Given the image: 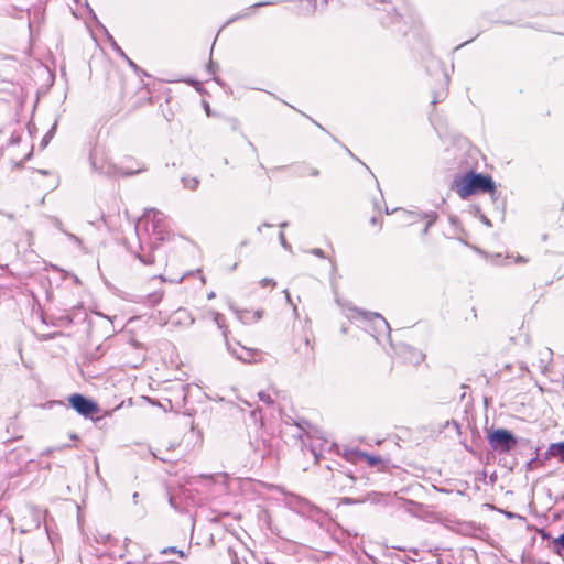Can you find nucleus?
I'll list each match as a JSON object with an SVG mask.
<instances>
[{"mask_svg":"<svg viewBox=\"0 0 564 564\" xmlns=\"http://www.w3.org/2000/svg\"><path fill=\"white\" fill-rule=\"evenodd\" d=\"M313 339L314 335L307 321H305L300 332L295 327L293 328L291 345L294 352V362L301 369L306 370L315 365L316 351Z\"/></svg>","mask_w":564,"mask_h":564,"instance_id":"nucleus-1","label":"nucleus"},{"mask_svg":"<svg viewBox=\"0 0 564 564\" xmlns=\"http://www.w3.org/2000/svg\"><path fill=\"white\" fill-rule=\"evenodd\" d=\"M91 169L100 175L108 177H126L143 172L145 169L138 166H119L112 162L105 150L94 149L90 153Z\"/></svg>","mask_w":564,"mask_h":564,"instance_id":"nucleus-2","label":"nucleus"},{"mask_svg":"<svg viewBox=\"0 0 564 564\" xmlns=\"http://www.w3.org/2000/svg\"><path fill=\"white\" fill-rule=\"evenodd\" d=\"M453 187L463 199L477 193H494L496 189L495 183L490 176L474 172L456 176L453 182Z\"/></svg>","mask_w":564,"mask_h":564,"instance_id":"nucleus-3","label":"nucleus"},{"mask_svg":"<svg viewBox=\"0 0 564 564\" xmlns=\"http://www.w3.org/2000/svg\"><path fill=\"white\" fill-rule=\"evenodd\" d=\"M142 221L145 230L152 235L155 240L164 241L170 236L166 216L158 209H147L143 214Z\"/></svg>","mask_w":564,"mask_h":564,"instance_id":"nucleus-4","label":"nucleus"},{"mask_svg":"<svg viewBox=\"0 0 564 564\" xmlns=\"http://www.w3.org/2000/svg\"><path fill=\"white\" fill-rule=\"evenodd\" d=\"M356 314L360 317L362 327L369 332L377 341H380L381 336H387L390 338V326L379 313L357 310Z\"/></svg>","mask_w":564,"mask_h":564,"instance_id":"nucleus-5","label":"nucleus"},{"mask_svg":"<svg viewBox=\"0 0 564 564\" xmlns=\"http://www.w3.org/2000/svg\"><path fill=\"white\" fill-rule=\"evenodd\" d=\"M518 441L516 436L508 430L497 429L488 435V444L494 451L500 453L510 452Z\"/></svg>","mask_w":564,"mask_h":564,"instance_id":"nucleus-6","label":"nucleus"},{"mask_svg":"<svg viewBox=\"0 0 564 564\" xmlns=\"http://www.w3.org/2000/svg\"><path fill=\"white\" fill-rule=\"evenodd\" d=\"M227 350L238 360L242 362H260L263 360L262 351L253 348H247L239 343L231 344L226 341Z\"/></svg>","mask_w":564,"mask_h":564,"instance_id":"nucleus-7","label":"nucleus"},{"mask_svg":"<svg viewBox=\"0 0 564 564\" xmlns=\"http://www.w3.org/2000/svg\"><path fill=\"white\" fill-rule=\"evenodd\" d=\"M68 401L70 405L76 410V412L84 417H91L99 412L98 404L82 394H72Z\"/></svg>","mask_w":564,"mask_h":564,"instance_id":"nucleus-8","label":"nucleus"},{"mask_svg":"<svg viewBox=\"0 0 564 564\" xmlns=\"http://www.w3.org/2000/svg\"><path fill=\"white\" fill-rule=\"evenodd\" d=\"M236 314L237 318L243 324H252L261 319L262 311H249L230 307Z\"/></svg>","mask_w":564,"mask_h":564,"instance_id":"nucleus-9","label":"nucleus"},{"mask_svg":"<svg viewBox=\"0 0 564 564\" xmlns=\"http://www.w3.org/2000/svg\"><path fill=\"white\" fill-rule=\"evenodd\" d=\"M383 499H384V496L381 495V494H371V495H368L367 498H365V499H352V498L345 497V498L340 499V501L338 502V506H340V505L364 503L366 501H371L373 503H379Z\"/></svg>","mask_w":564,"mask_h":564,"instance_id":"nucleus-10","label":"nucleus"},{"mask_svg":"<svg viewBox=\"0 0 564 564\" xmlns=\"http://www.w3.org/2000/svg\"><path fill=\"white\" fill-rule=\"evenodd\" d=\"M163 296L164 292L162 290H156L145 296H142L138 302L149 307H154L162 301Z\"/></svg>","mask_w":564,"mask_h":564,"instance_id":"nucleus-11","label":"nucleus"},{"mask_svg":"<svg viewBox=\"0 0 564 564\" xmlns=\"http://www.w3.org/2000/svg\"><path fill=\"white\" fill-rule=\"evenodd\" d=\"M330 447H332V444L326 440L314 438V440H312V443H311V451H312V454L314 455L316 462H318L319 457L322 456V452L325 448L329 449Z\"/></svg>","mask_w":564,"mask_h":564,"instance_id":"nucleus-12","label":"nucleus"},{"mask_svg":"<svg viewBox=\"0 0 564 564\" xmlns=\"http://www.w3.org/2000/svg\"><path fill=\"white\" fill-rule=\"evenodd\" d=\"M402 354L404 356V359L411 364L417 365L422 362L424 359V355L421 351L409 346L403 347Z\"/></svg>","mask_w":564,"mask_h":564,"instance_id":"nucleus-13","label":"nucleus"},{"mask_svg":"<svg viewBox=\"0 0 564 564\" xmlns=\"http://www.w3.org/2000/svg\"><path fill=\"white\" fill-rule=\"evenodd\" d=\"M546 457H553L564 463V442L552 443L546 451Z\"/></svg>","mask_w":564,"mask_h":564,"instance_id":"nucleus-14","label":"nucleus"},{"mask_svg":"<svg viewBox=\"0 0 564 564\" xmlns=\"http://www.w3.org/2000/svg\"><path fill=\"white\" fill-rule=\"evenodd\" d=\"M539 354H540V359H539L538 369L542 373H546V371L549 370L551 360H552V350L549 348H544Z\"/></svg>","mask_w":564,"mask_h":564,"instance_id":"nucleus-15","label":"nucleus"},{"mask_svg":"<svg viewBox=\"0 0 564 564\" xmlns=\"http://www.w3.org/2000/svg\"><path fill=\"white\" fill-rule=\"evenodd\" d=\"M446 527L448 529H451L452 531H455L457 533H462V534H469L471 532V524L468 523V522H454V521H451L448 524H446Z\"/></svg>","mask_w":564,"mask_h":564,"instance_id":"nucleus-16","label":"nucleus"},{"mask_svg":"<svg viewBox=\"0 0 564 564\" xmlns=\"http://www.w3.org/2000/svg\"><path fill=\"white\" fill-rule=\"evenodd\" d=\"M141 252H135V257L144 264L152 265L155 262V256L152 252L144 253L143 246H140Z\"/></svg>","mask_w":564,"mask_h":564,"instance_id":"nucleus-17","label":"nucleus"},{"mask_svg":"<svg viewBox=\"0 0 564 564\" xmlns=\"http://www.w3.org/2000/svg\"><path fill=\"white\" fill-rule=\"evenodd\" d=\"M212 315H213V319H214L215 324L217 325V327L219 329L223 330V335L227 339V327L225 324V322H226L225 316L218 312H213Z\"/></svg>","mask_w":564,"mask_h":564,"instance_id":"nucleus-18","label":"nucleus"},{"mask_svg":"<svg viewBox=\"0 0 564 564\" xmlns=\"http://www.w3.org/2000/svg\"><path fill=\"white\" fill-rule=\"evenodd\" d=\"M364 454L365 452L358 449H349L345 452L344 456L348 462L357 463L362 460Z\"/></svg>","mask_w":564,"mask_h":564,"instance_id":"nucleus-19","label":"nucleus"},{"mask_svg":"<svg viewBox=\"0 0 564 564\" xmlns=\"http://www.w3.org/2000/svg\"><path fill=\"white\" fill-rule=\"evenodd\" d=\"M552 550L558 555L562 554L564 551V532L552 540Z\"/></svg>","mask_w":564,"mask_h":564,"instance_id":"nucleus-20","label":"nucleus"},{"mask_svg":"<svg viewBox=\"0 0 564 564\" xmlns=\"http://www.w3.org/2000/svg\"><path fill=\"white\" fill-rule=\"evenodd\" d=\"M182 183L185 188L195 191L199 185V180L194 176H184L182 177Z\"/></svg>","mask_w":564,"mask_h":564,"instance_id":"nucleus-21","label":"nucleus"},{"mask_svg":"<svg viewBox=\"0 0 564 564\" xmlns=\"http://www.w3.org/2000/svg\"><path fill=\"white\" fill-rule=\"evenodd\" d=\"M437 218H438V215L434 210H430L427 213H422V215H421V219L426 220L427 227H431L437 220Z\"/></svg>","mask_w":564,"mask_h":564,"instance_id":"nucleus-22","label":"nucleus"},{"mask_svg":"<svg viewBox=\"0 0 564 564\" xmlns=\"http://www.w3.org/2000/svg\"><path fill=\"white\" fill-rule=\"evenodd\" d=\"M108 40L113 48V51L119 55L121 56L122 58L124 59H128V56L126 55V53L122 51V48L117 44V42L115 41V39L108 34Z\"/></svg>","mask_w":564,"mask_h":564,"instance_id":"nucleus-23","label":"nucleus"},{"mask_svg":"<svg viewBox=\"0 0 564 564\" xmlns=\"http://www.w3.org/2000/svg\"><path fill=\"white\" fill-rule=\"evenodd\" d=\"M362 460H366L369 466L373 467L381 463V458L379 456H372L368 453L364 454Z\"/></svg>","mask_w":564,"mask_h":564,"instance_id":"nucleus-24","label":"nucleus"},{"mask_svg":"<svg viewBox=\"0 0 564 564\" xmlns=\"http://www.w3.org/2000/svg\"><path fill=\"white\" fill-rule=\"evenodd\" d=\"M258 397H259V399H260L263 403H265V404H268V405H270V404H272V403H273V400H272L271 395H270L269 393L264 392V391H260V392L258 393Z\"/></svg>","mask_w":564,"mask_h":564,"instance_id":"nucleus-25","label":"nucleus"},{"mask_svg":"<svg viewBox=\"0 0 564 564\" xmlns=\"http://www.w3.org/2000/svg\"><path fill=\"white\" fill-rule=\"evenodd\" d=\"M404 214L406 215L408 220L410 223H415V221L420 220L421 215H422V213H416V212H405Z\"/></svg>","mask_w":564,"mask_h":564,"instance_id":"nucleus-26","label":"nucleus"},{"mask_svg":"<svg viewBox=\"0 0 564 564\" xmlns=\"http://www.w3.org/2000/svg\"><path fill=\"white\" fill-rule=\"evenodd\" d=\"M162 553L163 554L177 553L181 557L185 556L184 552L181 551V550H177L175 546L165 547V549L162 550Z\"/></svg>","mask_w":564,"mask_h":564,"instance_id":"nucleus-27","label":"nucleus"},{"mask_svg":"<svg viewBox=\"0 0 564 564\" xmlns=\"http://www.w3.org/2000/svg\"><path fill=\"white\" fill-rule=\"evenodd\" d=\"M64 234L66 235V237L73 241L74 243H76L77 246H82V240L80 238H78L77 236H75L74 234H70V232H67V231H64Z\"/></svg>","mask_w":564,"mask_h":564,"instance_id":"nucleus-28","label":"nucleus"},{"mask_svg":"<svg viewBox=\"0 0 564 564\" xmlns=\"http://www.w3.org/2000/svg\"><path fill=\"white\" fill-rule=\"evenodd\" d=\"M57 122L53 124V127L50 129V131L45 134L43 138V142L46 144L48 140L53 137L55 129H56Z\"/></svg>","mask_w":564,"mask_h":564,"instance_id":"nucleus-29","label":"nucleus"},{"mask_svg":"<svg viewBox=\"0 0 564 564\" xmlns=\"http://www.w3.org/2000/svg\"><path fill=\"white\" fill-rule=\"evenodd\" d=\"M57 122L53 124V127L50 129V131L45 134L43 138V142L46 144L48 140L53 137L55 129H56Z\"/></svg>","mask_w":564,"mask_h":564,"instance_id":"nucleus-30","label":"nucleus"},{"mask_svg":"<svg viewBox=\"0 0 564 564\" xmlns=\"http://www.w3.org/2000/svg\"><path fill=\"white\" fill-rule=\"evenodd\" d=\"M284 293H285V296H286V301H288V302L293 306V313H294L295 317L297 318V316H299V311H297L296 305H294V304L292 303L289 291H288V290H284Z\"/></svg>","mask_w":564,"mask_h":564,"instance_id":"nucleus-31","label":"nucleus"},{"mask_svg":"<svg viewBox=\"0 0 564 564\" xmlns=\"http://www.w3.org/2000/svg\"><path fill=\"white\" fill-rule=\"evenodd\" d=\"M276 3H278V1L258 2V3H254L251 8H260V7L271 6V4H276Z\"/></svg>","mask_w":564,"mask_h":564,"instance_id":"nucleus-32","label":"nucleus"},{"mask_svg":"<svg viewBox=\"0 0 564 564\" xmlns=\"http://www.w3.org/2000/svg\"><path fill=\"white\" fill-rule=\"evenodd\" d=\"M280 242L284 249H290V245L285 240V236L283 232H280L279 235Z\"/></svg>","mask_w":564,"mask_h":564,"instance_id":"nucleus-33","label":"nucleus"},{"mask_svg":"<svg viewBox=\"0 0 564 564\" xmlns=\"http://www.w3.org/2000/svg\"><path fill=\"white\" fill-rule=\"evenodd\" d=\"M311 253L318 257V258H325L324 251L321 248H314L311 250Z\"/></svg>","mask_w":564,"mask_h":564,"instance_id":"nucleus-34","label":"nucleus"},{"mask_svg":"<svg viewBox=\"0 0 564 564\" xmlns=\"http://www.w3.org/2000/svg\"><path fill=\"white\" fill-rule=\"evenodd\" d=\"M260 283L262 286H269V285L274 286L275 285V282L272 279H268V278L262 279Z\"/></svg>","mask_w":564,"mask_h":564,"instance_id":"nucleus-35","label":"nucleus"},{"mask_svg":"<svg viewBox=\"0 0 564 564\" xmlns=\"http://www.w3.org/2000/svg\"><path fill=\"white\" fill-rule=\"evenodd\" d=\"M310 175L316 177V176L319 175V171L317 169H315V167H312L310 170Z\"/></svg>","mask_w":564,"mask_h":564,"instance_id":"nucleus-36","label":"nucleus"},{"mask_svg":"<svg viewBox=\"0 0 564 564\" xmlns=\"http://www.w3.org/2000/svg\"><path fill=\"white\" fill-rule=\"evenodd\" d=\"M514 261L517 263H527L528 262V260L522 256H518Z\"/></svg>","mask_w":564,"mask_h":564,"instance_id":"nucleus-37","label":"nucleus"},{"mask_svg":"<svg viewBox=\"0 0 564 564\" xmlns=\"http://www.w3.org/2000/svg\"><path fill=\"white\" fill-rule=\"evenodd\" d=\"M294 500L296 501V503L301 508H302V506L306 505V502L304 500H302L301 498H299V497H295Z\"/></svg>","mask_w":564,"mask_h":564,"instance_id":"nucleus-38","label":"nucleus"},{"mask_svg":"<svg viewBox=\"0 0 564 564\" xmlns=\"http://www.w3.org/2000/svg\"><path fill=\"white\" fill-rule=\"evenodd\" d=\"M126 61L128 62V64H129V66H130L131 68H133V69H137V68H138L137 64H135L133 61H131L129 57H128V59H126Z\"/></svg>","mask_w":564,"mask_h":564,"instance_id":"nucleus-39","label":"nucleus"},{"mask_svg":"<svg viewBox=\"0 0 564 564\" xmlns=\"http://www.w3.org/2000/svg\"><path fill=\"white\" fill-rule=\"evenodd\" d=\"M207 70H208L210 74H214V73H215L213 62H210V63H209V65L207 66Z\"/></svg>","mask_w":564,"mask_h":564,"instance_id":"nucleus-40","label":"nucleus"},{"mask_svg":"<svg viewBox=\"0 0 564 564\" xmlns=\"http://www.w3.org/2000/svg\"><path fill=\"white\" fill-rule=\"evenodd\" d=\"M536 458H532L529 463H528V469H531L533 464L535 463Z\"/></svg>","mask_w":564,"mask_h":564,"instance_id":"nucleus-41","label":"nucleus"},{"mask_svg":"<svg viewBox=\"0 0 564 564\" xmlns=\"http://www.w3.org/2000/svg\"><path fill=\"white\" fill-rule=\"evenodd\" d=\"M370 223H371L372 225H378V224H379V220H378V218H377V217H375V216H373V217L370 219Z\"/></svg>","mask_w":564,"mask_h":564,"instance_id":"nucleus-42","label":"nucleus"},{"mask_svg":"<svg viewBox=\"0 0 564 564\" xmlns=\"http://www.w3.org/2000/svg\"><path fill=\"white\" fill-rule=\"evenodd\" d=\"M429 229H430V227H427V225H425L424 229L422 230V236H426L429 232Z\"/></svg>","mask_w":564,"mask_h":564,"instance_id":"nucleus-43","label":"nucleus"},{"mask_svg":"<svg viewBox=\"0 0 564 564\" xmlns=\"http://www.w3.org/2000/svg\"><path fill=\"white\" fill-rule=\"evenodd\" d=\"M261 226H262V229H265V227H271L272 225L269 223H263Z\"/></svg>","mask_w":564,"mask_h":564,"instance_id":"nucleus-44","label":"nucleus"},{"mask_svg":"<svg viewBox=\"0 0 564 564\" xmlns=\"http://www.w3.org/2000/svg\"><path fill=\"white\" fill-rule=\"evenodd\" d=\"M247 15H248V13H243V14L238 15L237 19L245 18ZM235 20H236V18H235ZM231 21H234V19Z\"/></svg>","mask_w":564,"mask_h":564,"instance_id":"nucleus-45","label":"nucleus"},{"mask_svg":"<svg viewBox=\"0 0 564 564\" xmlns=\"http://www.w3.org/2000/svg\"><path fill=\"white\" fill-rule=\"evenodd\" d=\"M138 496H139L138 492H134L133 497H132L135 503H137Z\"/></svg>","mask_w":564,"mask_h":564,"instance_id":"nucleus-46","label":"nucleus"},{"mask_svg":"<svg viewBox=\"0 0 564 564\" xmlns=\"http://www.w3.org/2000/svg\"><path fill=\"white\" fill-rule=\"evenodd\" d=\"M205 110H206L207 115H209V111H210V110H209V106H208V104H206V105H205Z\"/></svg>","mask_w":564,"mask_h":564,"instance_id":"nucleus-47","label":"nucleus"},{"mask_svg":"<svg viewBox=\"0 0 564 564\" xmlns=\"http://www.w3.org/2000/svg\"><path fill=\"white\" fill-rule=\"evenodd\" d=\"M214 296H215V293H214V292H210V293L208 294V299H213Z\"/></svg>","mask_w":564,"mask_h":564,"instance_id":"nucleus-48","label":"nucleus"},{"mask_svg":"<svg viewBox=\"0 0 564 564\" xmlns=\"http://www.w3.org/2000/svg\"><path fill=\"white\" fill-rule=\"evenodd\" d=\"M46 531H47V534H48V540H51V542L53 543V538L51 536V534L48 533V529L46 528Z\"/></svg>","mask_w":564,"mask_h":564,"instance_id":"nucleus-49","label":"nucleus"},{"mask_svg":"<svg viewBox=\"0 0 564 564\" xmlns=\"http://www.w3.org/2000/svg\"><path fill=\"white\" fill-rule=\"evenodd\" d=\"M188 83H189V84H192V85L198 84V83H197V82H195V80H188Z\"/></svg>","mask_w":564,"mask_h":564,"instance_id":"nucleus-50","label":"nucleus"},{"mask_svg":"<svg viewBox=\"0 0 564 564\" xmlns=\"http://www.w3.org/2000/svg\"><path fill=\"white\" fill-rule=\"evenodd\" d=\"M257 230H258V232H262V226H259V227L257 228Z\"/></svg>","mask_w":564,"mask_h":564,"instance_id":"nucleus-51","label":"nucleus"},{"mask_svg":"<svg viewBox=\"0 0 564 564\" xmlns=\"http://www.w3.org/2000/svg\"><path fill=\"white\" fill-rule=\"evenodd\" d=\"M286 225H288L286 223H282L280 226H281L282 228H284V227H286Z\"/></svg>","mask_w":564,"mask_h":564,"instance_id":"nucleus-52","label":"nucleus"},{"mask_svg":"<svg viewBox=\"0 0 564 564\" xmlns=\"http://www.w3.org/2000/svg\"><path fill=\"white\" fill-rule=\"evenodd\" d=\"M18 563L19 564L22 563V557L21 556L18 557Z\"/></svg>","mask_w":564,"mask_h":564,"instance_id":"nucleus-53","label":"nucleus"},{"mask_svg":"<svg viewBox=\"0 0 564 564\" xmlns=\"http://www.w3.org/2000/svg\"><path fill=\"white\" fill-rule=\"evenodd\" d=\"M124 564H135V563H134V562H132V561H128V562H126Z\"/></svg>","mask_w":564,"mask_h":564,"instance_id":"nucleus-54","label":"nucleus"},{"mask_svg":"<svg viewBox=\"0 0 564 564\" xmlns=\"http://www.w3.org/2000/svg\"><path fill=\"white\" fill-rule=\"evenodd\" d=\"M328 0H325V2H327Z\"/></svg>","mask_w":564,"mask_h":564,"instance_id":"nucleus-55","label":"nucleus"}]
</instances>
